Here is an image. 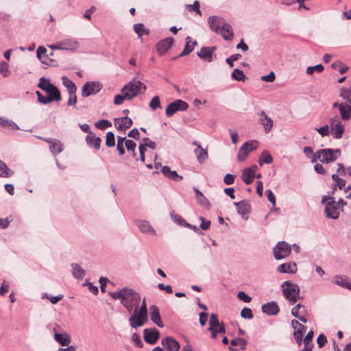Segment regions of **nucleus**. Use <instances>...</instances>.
Masks as SVG:
<instances>
[{
    "label": "nucleus",
    "mask_w": 351,
    "mask_h": 351,
    "mask_svg": "<svg viewBox=\"0 0 351 351\" xmlns=\"http://www.w3.org/2000/svg\"><path fill=\"white\" fill-rule=\"evenodd\" d=\"M114 300H119L121 304L129 313H133L138 308L141 302V295L134 289L124 287L114 292H109Z\"/></svg>",
    "instance_id": "1"
},
{
    "label": "nucleus",
    "mask_w": 351,
    "mask_h": 351,
    "mask_svg": "<svg viewBox=\"0 0 351 351\" xmlns=\"http://www.w3.org/2000/svg\"><path fill=\"white\" fill-rule=\"evenodd\" d=\"M148 320L147 308L145 299H143L141 307L134 309L129 318L130 325L133 328L143 326Z\"/></svg>",
    "instance_id": "2"
},
{
    "label": "nucleus",
    "mask_w": 351,
    "mask_h": 351,
    "mask_svg": "<svg viewBox=\"0 0 351 351\" xmlns=\"http://www.w3.org/2000/svg\"><path fill=\"white\" fill-rule=\"evenodd\" d=\"M284 297L291 304L295 303L300 296V288L298 285L290 281H285L281 285Z\"/></svg>",
    "instance_id": "3"
},
{
    "label": "nucleus",
    "mask_w": 351,
    "mask_h": 351,
    "mask_svg": "<svg viewBox=\"0 0 351 351\" xmlns=\"http://www.w3.org/2000/svg\"><path fill=\"white\" fill-rule=\"evenodd\" d=\"M322 203L325 205V213L327 217L336 219L340 213V206L337 204L335 197L325 195L322 197Z\"/></svg>",
    "instance_id": "4"
},
{
    "label": "nucleus",
    "mask_w": 351,
    "mask_h": 351,
    "mask_svg": "<svg viewBox=\"0 0 351 351\" xmlns=\"http://www.w3.org/2000/svg\"><path fill=\"white\" fill-rule=\"evenodd\" d=\"M145 90L146 86L143 82L134 80L125 84L122 88L121 92H125L128 100H130L138 94L145 92Z\"/></svg>",
    "instance_id": "5"
},
{
    "label": "nucleus",
    "mask_w": 351,
    "mask_h": 351,
    "mask_svg": "<svg viewBox=\"0 0 351 351\" xmlns=\"http://www.w3.org/2000/svg\"><path fill=\"white\" fill-rule=\"evenodd\" d=\"M341 155V150L339 149H322L317 152V158L322 162L330 163L337 159Z\"/></svg>",
    "instance_id": "6"
},
{
    "label": "nucleus",
    "mask_w": 351,
    "mask_h": 351,
    "mask_svg": "<svg viewBox=\"0 0 351 351\" xmlns=\"http://www.w3.org/2000/svg\"><path fill=\"white\" fill-rule=\"evenodd\" d=\"M208 330L210 332L213 339H216L218 334H224L226 332L224 325L219 322L217 315L214 313L210 316Z\"/></svg>",
    "instance_id": "7"
},
{
    "label": "nucleus",
    "mask_w": 351,
    "mask_h": 351,
    "mask_svg": "<svg viewBox=\"0 0 351 351\" xmlns=\"http://www.w3.org/2000/svg\"><path fill=\"white\" fill-rule=\"evenodd\" d=\"M291 252V246L285 241H280L273 249L274 256L276 260L288 257Z\"/></svg>",
    "instance_id": "8"
},
{
    "label": "nucleus",
    "mask_w": 351,
    "mask_h": 351,
    "mask_svg": "<svg viewBox=\"0 0 351 351\" xmlns=\"http://www.w3.org/2000/svg\"><path fill=\"white\" fill-rule=\"evenodd\" d=\"M102 88V84L98 81L86 82L82 88V97H88L97 94Z\"/></svg>",
    "instance_id": "9"
},
{
    "label": "nucleus",
    "mask_w": 351,
    "mask_h": 351,
    "mask_svg": "<svg viewBox=\"0 0 351 351\" xmlns=\"http://www.w3.org/2000/svg\"><path fill=\"white\" fill-rule=\"evenodd\" d=\"M258 146L256 141L251 140L245 142L239 149L237 154V159L239 162L244 161L248 156L250 152L256 149Z\"/></svg>",
    "instance_id": "10"
},
{
    "label": "nucleus",
    "mask_w": 351,
    "mask_h": 351,
    "mask_svg": "<svg viewBox=\"0 0 351 351\" xmlns=\"http://www.w3.org/2000/svg\"><path fill=\"white\" fill-rule=\"evenodd\" d=\"M329 125L332 136L336 139L341 138L345 131V127L339 118L337 117L332 118L330 120Z\"/></svg>",
    "instance_id": "11"
},
{
    "label": "nucleus",
    "mask_w": 351,
    "mask_h": 351,
    "mask_svg": "<svg viewBox=\"0 0 351 351\" xmlns=\"http://www.w3.org/2000/svg\"><path fill=\"white\" fill-rule=\"evenodd\" d=\"M189 107L188 104L181 99H177L170 103L165 110V114L167 117H172L178 111L186 110Z\"/></svg>",
    "instance_id": "12"
},
{
    "label": "nucleus",
    "mask_w": 351,
    "mask_h": 351,
    "mask_svg": "<svg viewBox=\"0 0 351 351\" xmlns=\"http://www.w3.org/2000/svg\"><path fill=\"white\" fill-rule=\"evenodd\" d=\"M39 81L40 82L38 84V86L43 90L45 91L47 93H53L61 95L60 92L59 91L58 88L55 86L53 84H52L49 82V80L46 79L44 77H42L40 78Z\"/></svg>",
    "instance_id": "13"
},
{
    "label": "nucleus",
    "mask_w": 351,
    "mask_h": 351,
    "mask_svg": "<svg viewBox=\"0 0 351 351\" xmlns=\"http://www.w3.org/2000/svg\"><path fill=\"white\" fill-rule=\"evenodd\" d=\"M143 337L147 343L154 344L160 337V332L156 328H145L143 330Z\"/></svg>",
    "instance_id": "14"
},
{
    "label": "nucleus",
    "mask_w": 351,
    "mask_h": 351,
    "mask_svg": "<svg viewBox=\"0 0 351 351\" xmlns=\"http://www.w3.org/2000/svg\"><path fill=\"white\" fill-rule=\"evenodd\" d=\"M174 39L171 37L162 39L157 43L156 47L159 55H164L172 46Z\"/></svg>",
    "instance_id": "15"
},
{
    "label": "nucleus",
    "mask_w": 351,
    "mask_h": 351,
    "mask_svg": "<svg viewBox=\"0 0 351 351\" xmlns=\"http://www.w3.org/2000/svg\"><path fill=\"white\" fill-rule=\"evenodd\" d=\"M133 124L132 119L128 117L116 118L114 119V125L119 131H125L131 128Z\"/></svg>",
    "instance_id": "16"
},
{
    "label": "nucleus",
    "mask_w": 351,
    "mask_h": 351,
    "mask_svg": "<svg viewBox=\"0 0 351 351\" xmlns=\"http://www.w3.org/2000/svg\"><path fill=\"white\" fill-rule=\"evenodd\" d=\"M208 22L210 29L217 33L219 32L223 24L226 23L223 18L217 16H210L208 19Z\"/></svg>",
    "instance_id": "17"
},
{
    "label": "nucleus",
    "mask_w": 351,
    "mask_h": 351,
    "mask_svg": "<svg viewBox=\"0 0 351 351\" xmlns=\"http://www.w3.org/2000/svg\"><path fill=\"white\" fill-rule=\"evenodd\" d=\"M291 314L295 317L299 319L300 321L306 323L307 319H306V315H307L306 308L300 304H297L295 307H293L291 310Z\"/></svg>",
    "instance_id": "18"
},
{
    "label": "nucleus",
    "mask_w": 351,
    "mask_h": 351,
    "mask_svg": "<svg viewBox=\"0 0 351 351\" xmlns=\"http://www.w3.org/2000/svg\"><path fill=\"white\" fill-rule=\"evenodd\" d=\"M277 271L281 274H294L298 271V266L295 262L289 261L278 265Z\"/></svg>",
    "instance_id": "19"
},
{
    "label": "nucleus",
    "mask_w": 351,
    "mask_h": 351,
    "mask_svg": "<svg viewBox=\"0 0 351 351\" xmlns=\"http://www.w3.org/2000/svg\"><path fill=\"white\" fill-rule=\"evenodd\" d=\"M258 114L260 117L259 123L264 127L265 133H269L274 125L273 120L264 111L258 112Z\"/></svg>",
    "instance_id": "20"
},
{
    "label": "nucleus",
    "mask_w": 351,
    "mask_h": 351,
    "mask_svg": "<svg viewBox=\"0 0 351 351\" xmlns=\"http://www.w3.org/2000/svg\"><path fill=\"white\" fill-rule=\"evenodd\" d=\"M215 50V47H202L199 52V58H201L206 62H210L213 61L214 58L216 57L215 55H214Z\"/></svg>",
    "instance_id": "21"
},
{
    "label": "nucleus",
    "mask_w": 351,
    "mask_h": 351,
    "mask_svg": "<svg viewBox=\"0 0 351 351\" xmlns=\"http://www.w3.org/2000/svg\"><path fill=\"white\" fill-rule=\"evenodd\" d=\"M257 169V166L252 165L249 168H246L243 170L242 173V179L246 184H250L253 182Z\"/></svg>",
    "instance_id": "22"
},
{
    "label": "nucleus",
    "mask_w": 351,
    "mask_h": 351,
    "mask_svg": "<svg viewBox=\"0 0 351 351\" xmlns=\"http://www.w3.org/2000/svg\"><path fill=\"white\" fill-rule=\"evenodd\" d=\"M161 343L168 351H178L180 348L178 341L171 337L163 338Z\"/></svg>",
    "instance_id": "23"
},
{
    "label": "nucleus",
    "mask_w": 351,
    "mask_h": 351,
    "mask_svg": "<svg viewBox=\"0 0 351 351\" xmlns=\"http://www.w3.org/2000/svg\"><path fill=\"white\" fill-rule=\"evenodd\" d=\"M149 310L150 319L158 327L162 328L164 326V324L161 320L158 307L156 305H152L149 307Z\"/></svg>",
    "instance_id": "24"
},
{
    "label": "nucleus",
    "mask_w": 351,
    "mask_h": 351,
    "mask_svg": "<svg viewBox=\"0 0 351 351\" xmlns=\"http://www.w3.org/2000/svg\"><path fill=\"white\" fill-rule=\"evenodd\" d=\"M36 94L38 97V101L43 104H49L51 101H60L61 100V95L53 93H48V96H44L39 91H36Z\"/></svg>",
    "instance_id": "25"
},
{
    "label": "nucleus",
    "mask_w": 351,
    "mask_h": 351,
    "mask_svg": "<svg viewBox=\"0 0 351 351\" xmlns=\"http://www.w3.org/2000/svg\"><path fill=\"white\" fill-rule=\"evenodd\" d=\"M219 32L226 40H232L234 38L233 29L227 22L223 24Z\"/></svg>",
    "instance_id": "26"
},
{
    "label": "nucleus",
    "mask_w": 351,
    "mask_h": 351,
    "mask_svg": "<svg viewBox=\"0 0 351 351\" xmlns=\"http://www.w3.org/2000/svg\"><path fill=\"white\" fill-rule=\"evenodd\" d=\"M86 142L89 147H93L98 150L100 149L101 139L93 134V132H90V134L86 136Z\"/></svg>",
    "instance_id": "27"
},
{
    "label": "nucleus",
    "mask_w": 351,
    "mask_h": 351,
    "mask_svg": "<svg viewBox=\"0 0 351 351\" xmlns=\"http://www.w3.org/2000/svg\"><path fill=\"white\" fill-rule=\"evenodd\" d=\"M332 282L341 287L346 288L351 291V282H350L347 277L342 275L335 276L332 278Z\"/></svg>",
    "instance_id": "28"
},
{
    "label": "nucleus",
    "mask_w": 351,
    "mask_h": 351,
    "mask_svg": "<svg viewBox=\"0 0 351 351\" xmlns=\"http://www.w3.org/2000/svg\"><path fill=\"white\" fill-rule=\"evenodd\" d=\"M263 313L269 315H274L278 314L280 309L278 304L275 302H268L262 306Z\"/></svg>",
    "instance_id": "29"
},
{
    "label": "nucleus",
    "mask_w": 351,
    "mask_h": 351,
    "mask_svg": "<svg viewBox=\"0 0 351 351\" xmlns=\"http://www.w3.org/2000/svg\"><path fill=\"white\" fill-rule=\"evenodd\" d=\"M78 47V43L71 39H66L59 42L58 47L61 48L62 50H74Z\"/></svg>",
    "instance_id": "30"
},
{
    "label": "nucleus",
    "mask_w": 351,
    "mask_h": 351,
    "mask_svg": "<svg viewBox=\"0 0 351 351\" xmlns=\"http://www.w3.org/2000/svg\"><path fill=\"white\" fill-rule=\"evenodd\" d=\"M234 204L237 208V212L239 215H241L244 218L245 215H247L250 211V204L245 202H234Z\"/></svg>",
    "instance_id": "31"
},
{
    "label": "nucleus",
    "mask_w": 351,
    "mask_h": 351,
    "mask_svg": "<svg viewBox=\"0 0 351 351\" xmlns=\"http://www.w3.org/2000/svg\"><path fill=\"white\" fill-rule=\"evenodd\" d=\"M162 172L167 178L174 181H179L182 179V176H179L176 171H171L168 166H164L162 168Z\"/></svg>",
    "instance_id": "32"
},
{
    "label": "nucleus",
    "mask_w": 351,
    "mask_h": 351,
    "mask_svg": "<svg viewBox=\"0 0 351 351\" xmlns=\"http://www.w3.org/2000/svg\"><path fill=\"white\" fill-rule=\"evenodd\" d=\"M140 230L143 233L154 234L155 231L149 223L145 220H138L136 222Z\"/></svg>",
    "instance_id": "33"
},
{
    "label": "nucleus",
    "mask_w": 351,
    "mask_h": 351,
    "mask_svg": "<svg viewBox=\"0 0 351 351\" xmlns=\"http://www.w3.org/2000/svg\"><path fill=\"white\" fill-rule=\"evenodd\" d=\"M54 338L55 340L62 346H68L71 342L70 337L66 332L55 333Z\"/></svg>",
    "instance_id": "34"
},
{
    "label": "nucleus",
    "mask_w": 351,
    "mask_h": 351,
    "mask_svg": "<svg viewBox=\"0 0 351 351\" xmlns=\"http://www.w3.org/2000/svg\"><path fill=\"white\" fill-rule=\"evenodd\" d=\"M171 217L173 219V221L178 223L180 226H183L186 227H189L191 229H193L194 230H197V227L195 226H191L189 223H188L180 215L175 213H171Z\"/></svg>",
    "instance_id": "35"
},
{
    "label": "nucleus",
    "mask_w": 351,
    "mask_h": 351,
    "mask_svg": "<svg viewBox=\"0 0 351 351\" xmlns=\"http://www.w3.org/2000/svg\"><path fill=\"white\" fill-rule=\"evenodd\" d=\"M62 84L66 88L68 93H74L77 91V87L75 84L67 77H62Z\"/></svg>",
    "instance_id": "36"
},
{
    "label": "nucleus",
    "mask_w": 351,
    "mask_h": 351,
    "mask_svg": "<svg viewBox=\"0 0 351 351\" xmlns=\"http://www.w3.org/2000/svg\"><path fill=\"white\" fill-rule=\"evenodd\" d=\"M49 149L53 155H57L63 151V144L60 141L55 139L49 145Z\"/></svg>",
    "instance_id": "37"
},
{
    "label": "nucleus",
    "mask_w": 351,
    "mask_h": 351,
    "mask_svg": "<svg viewBox=\"0 0 351 351\" xmlns=\"http://www.w3.org/2000/svg\"><path fill=\"white\" fill-rule=\"evenodd\" d=\"M339 110L343 119L348 120L350 118L351 106L341 104L339 106Z\"/></svg>",
    "instance_id": "38"
},
{
    "label": "nucleus",
    "mask_w": 351,
    "mask_h": 351,
    "mask_svg": "<svg viewBox=\"0 0 351 351\" xmlns=\"http://www.w3.org/2000/svg\"><path fill=\"white\" fill-rule=\"evenodd\" d=\"M14 171L9 169L6 164L0 160V177L9 178L12 176Z\"/></svg>",
    "instance_id": "39"
},
{
    "label": "nucleus",
    "mask_w": 351,
    "mask_h": 351,
    "mask_svg": "<svg viewBox=\"0 0 351 351\" xmlns=\"http://www.w3.org/2000/svg\"><path fill=\"white\" fill-rule=\"evenodd\" d=\"M273 161V158L267 151H263L259 156L258 163L261 166L263 164H271Z\"/></svg>",
    "instance_id": "40"
},
{
    "label": "nucleus",
    "mask_w": 351,
    "mask_h": 351,
    "mask_svg": "<svg viewBox=\"0 0 351 351\" xmlns=\"http://www.w3.org/2000/svg\"><path fill=\"white\" fill-rule=\"evenodd\" d=\"M134 30L138 34V37L143 35H149V30L146 29L143 23H136L134 25Z\"/></svg>",
    "instance_id": "41"
},
{
    "label": "nucleus",
    "mask_w": 351,
    "mask_h": 351,
    "mask_svg": "<svg viewBox=\"0 0 351 351\" xmlns=\"http://www.w3.org/2000/svg\"><path fill=\"white\" fill-rule=\"evenodd\" d=\"M303 152L305 154V156L311 160V162L312 163H315L317 162V152L314 153L313 149L311 147H304Z\"/></svg>",
    "instance_id": "42"
},
{
    "label": "nucleus",
    "mask_w": 351,
    "mask_h": 351,
    "mask_svg": "<svg viewBox=\"0 0 351 351\" xmlns=\"http://www.w3.org/2000/svg\"><path fill=\"white\" fill-rule=\"evenodd\" d=\"M71 267L73 270V275L75 278H82L84 277V271L78 264L73 263Z\"/></svg>",
    "instance_id": "43"
},
{
    "label": "nucleus",
    "mask_w": 351,
    "mask_h": 351,
    "mask_svg": "<svg viewBox=\"0 0 351 351\" xmlns=\"http://www.w3.org/2000/svg\"><path fill=\"white\" fill-rule=\"evenodd\" d=\"M231 77L232 79H234L236 81L239 82H244L245 80V75L242 70H240L239 69H235L232 74Z\"/></svg>",
    "instance_id": "44"
},
{
    "label": "nucleus",
    "mask_w": 351,
    "mask_h": 351,
    "mask_svg": "<svg viewBox=\"0 0 351 351\" xmlns=\"http://www.w3.org/2000/svg\"><path fill=\"white\" fill-rule=\"evenodd\" d=\"M189 39H190V37L187 36L186 40L188 41L186 42V45H185L184 49L178 56L179 57L188 55L193 51L194 44H196V42H195L194 43H191V41L189 40Z\"/></svg>",
    "instance_id": "45"
},
{
    "label": "nucleus",
    "mask_w": 351,
    "mask_h": 351,
    "mask_svg": "<svg viewBox=\"0 0 351 351\" xmlns=\"http://www.w3.org/2000/svg\"><path fill=\"white\" fill-rule=\"evenodd\" d=\"M95 126L99 130H105L112 126V123L110 121L106 119H101L95 122Z\"/></svg>",
    "instance_id": "46"
},
{
    "label": "nucleus",
    "mask_w": 351,
    "mask_h": 351,
    "mask_svg": "<svg viewBox=\"0 0 351 351\" xmlns=\"http://www.w3.org/2000/svg\"><path fill=\"white\" fill-rule=\"evenodd\" d=\"M230 344L232 346H240L241 348L243 350L245 348V346L247 345V341L245 339L239 337V338H236V339L231 340Z\"/></svg>",
    "instance_id": "47"
},
{
    "label": "nucleus",
    "mask_w": 351,
    "mask_h": 351,
    "mask_svg": "<svg viewBox=\"0 0 351 351\" xmlns=\"http://www.w3.org/2000/svg\"><path fill=\"white\" fill-rule=\"evenodd\" d=\"M324 66L321 64H317L313 66H308L306 69V73L308 75H312V74H313L314 72H317V73H319L324 71Z\"/></svg>",
    "instance_id": "48"
},
{
    "label": "nucleus",
    "mask_w": 351,
    "mask_h": 351,
    "mask_svg": "<svg viewBox=\"0 0 351 351\" xmlns=\"http://www.w3.org/2000/svg\"><path fill=\"white\" fill-rule=\"evenodd\" d=\"M106 145L107 147H113L115 145L114 134L112 132H108L106 134Z\"/></svg>",
    "instance_id": "49"
},
{
    "label": "nucleus",
    "mask_w": 351,
    "mask_h": 351,
    "mask_svg": "<svg viewBox=\"0 0 351 351\" xmlns=\"http://www.w3.org/2000/svg\"><path fill=\"white\" fill-rule=\"evenodd\" d=\"M208 158V154L206 149H203L199 145V163H203Z\"/></svg>",
    "instance_id": "50"
},
{
    "label": "nucleus",
    "mask_w": 351,
    "mask_h": 351,
    "mask_svg": "<svg viewBox=\"0 0 351 351\" xmlns=\"http://www.w3.org/2000/svg\"><path fill=\"white\" fill-rule=\"evenodd\" d=\"M315 130L322 136H329L330 134V125H326L324 126L317 128Z\"/></svg>",
    "instance_id": "51"
},
{
    "label": "nucleus",
    "mask_w": 351,
    "mask_h": 351,
    "mask_svg": "<svg viewBox=\"0 0 351 351\" xmlns=\"http://www.w3.org/2000/svg\"><path fill=\"white\" fill-rule=\"evenodd\" d=\"M125 137L118 136L117 148L120 155H123L125 154L123 143H125Z\"/></svg>",
    "instance_id": "52"
},
{
    "label": "nucleus",
    "mask_w": 351,
    "mask_h": 351,
    "mask_svg": "<svg viewBox=\"0 0 351 351\" xmlns=\"http://www.w3.org/2000/svg\"><path fill=\"white\" fill-rule=\"evenodd\" d=\"M340 97L351 104V90L342 88L340 91Z\"/></svg>",
    "instance_id": "53"
},
{
    "label": "nucleus",
    "mask_w": 351,
    "mask_h": 351,
    "mask_svg": "<svg viewBox=\"0 0 351 351\" xmlns=\"http://www.w3.org/2000/svg\"><path fill=\"white\" fill-rule=\"evenodd\" d=\"M149 107L155 110L158 108H160V101L158 96H154L149 102Z\"/></svg>",
    "instance_id": "54"
},
{
    "label": "nucleus",
    "mask_w": 351,
    "mask_h": 351,
    "mask_svg": "<svg viewBox=\"0 0 351 351\" xmlns=\"http://www.w3.org/2000/svg\"><path fill=\"white\" fill-rule=\"evenodd\" d=\"M125 145L128 152L132 151L133 152V156H134L136 154H135V148L136 146V144L135 143V142L133 141L132 140L126 139Z\"/></svg>",
    "instance_id": "55"
},
{
    "label": "nucleus",
    "mask_w": 351,
    "mask_h": 351,
    "mask_svg": "<svg viewBox=\"0 0 351 351\" xmlns=\"http://www.w3.org/2000/svg\"><path fill=\"white\" fill-rule=\"evenodd\" d=\"M121 93H122L121 95H116L114 96V104L115 105H121L123 104L124 100H125V99L128 100V97H126V96H125V92H121Z\"/></svg>",
    "instance_id": "56"
},
{
    "label": "nucleus",
    "mask_w": 351,
    "mask_h": 351,
    "mask_svg": "<svg viewBox=\"0 0 351 351\" xmlns=\"http://www.w3.org/2000/svg\"><path fill=\"white\" fill-rule=\"evenodd\" d=\"M241 316L244 319H252L253 317L252 311L250 308L245 307L241 312Z\"/></svg>",
    "instance_id": "57"
},
{
    "label": "nucleus",
    "mask_w": 351,
    "mask_h": 351,
    "mask_svg": "<svg viewBox=\"0 0 351 351\" xmlns=\"http://www.w3.org/2000/svg\"><path fill=\"white\" fill-rule=\"evenodd\" d=\"M241 57V55L239 53H236L230 56L226 60V63L230 66L233 67L234 64L233 62L239 60Z\"/></svg>",
    "instance_id": "58"
},
{
    "label": "nucleus",
    "mask_w": 351,
    "mask_h": 351,
    "mask_svg": "<svg viewBox=\"0 0 351 351\" xmlns=\"http://www.w3.org/2000/svg\"><path fill=\"white\" fill-rule=\"evenodd\" d=\"M291 324L295 330V331H301L302 332H305L306 327L301 324L297 320H292Z\"/></svg>",
    "instance_id": "59"
},
{
    "label": "nucleus",
    "mask_w": 351,
    "mask_h": 351,
    "mask_svg": "<svg viewBox=\"0 0 351 351\" xmlns=\"http://www.w3.org/2000/svg\"><path fill=\"white\" fill-rule=\"evenodd\" d=\"M0 125L3 128H16V125L13 121H10L6 119H3V118H0Z\"/></svg>",
    "instance_id": "60"
},
{
    "label": "nucleus",
    "mask_w": 351,
    "mask_h": 351,
    "mask_svg": "<svg viewBox=\"0 0 351 351\" xmlns=\"http://www.w3.org/2000/svg\"><path fill=\"white\" fill-rule=\"evenodd\" d=\"M0 73L3 77L8 76L10 74V71L7 63H0Z\"/></svg>",
    "instance_id": "61"
},
{
    "label": "nucleus",
    "mask_w": 351,
    "mask_h": 351,
    "mask_svg": "<svg viewBox=\"0 0 351 351\" xmlns=\"http://www.w3.org/2000/svg\"><path fill=\"white\" fill-rule=\"evenodd\" d=\"M237 297L239 300L246 303H249L252 300L251 298L244 291H239L238 293Z\"/></svg>",
    "instance_id": "62"
},
{
    "label": "nucleus",
    "mask_w": 351,
    "mask_h": 351,
    "mask_svg": "<svg viewBox=\"0 0 351 351\" xmlns=\"http://www.w3.org/2000/svg\"><path fill=\"white\" fill-rule=\"evenodd\" d=\"M208 315L206 312L199 313V322L202 326H205L208 321Z\"/></svg>",
    "instance_id": "63"
},
{
    "label": "nucleus",
    "mask_w": 351,
    "mask_h": 351,
    "mask_svg": "<svg viewBox=\"0 0 351 351\" xmlns=\"http://www.w3.org/2000/svg\"><path fill=\"white\" fill-rule=\"evenodd\" d=\"M132 340L136 343V345L139 347L142 348L143 346V343L141 341V337L137 333L134 332L132 335Z\"/></svg>",
    "instance_id": "64"
}]
</instances>
